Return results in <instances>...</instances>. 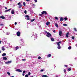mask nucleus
Wrapping results in <instances>:
<instances>
[{
    "label": "nucleus",
    "instance_id": "obj_1",
    "mask_svg": "<svg viewBox=\"0 0 77 77\" xmlns=\"http://www.w3.org/2000/svg\"><path fill=\"white\" fill-rule=\"evenodd\" d=\"M45 32L46 33H47V35H46V36H47V37H48V38H51V34L49 32H47L46 31H45Z\"/></svg>",
    "mask_w": 77,
    "mask_h": 77
},
{
    "label": "nucleus",
    "instance_id": "obj_2",
    "mask_svg": "<svg viewBox=\"0 0 77 77\" xmlns=\"http://www.w3.org/2000/svg\"><path fill=\"white\" fill-rule=\"evenodd\" d=\"M33 34L32 35V36H34V38H37V37H38V36H37V35H36V33H34V32H33Z\"/></svg>",
    "mask_w": 77,
    "mask_h": 77
},
{
    "label": "nucleus",
    "instance_id": "obj_3",
    "mask_svg": "<svg viewBox=\"0 0 77 77\" xmlns=\"http://www.w3.org/2000/svg\"><path fill=\"white\" fill-rule=\"evenodd\" d=\"M17 36H20V32L18 31L17 33Z\"/></svg>",
    "mask_w": 77,
    "mask_h": 77
},
{
    "label": "nucleus",
    "instance_id": "obj_4",
    "mask_svg": "<svg viewBox=\"0 0 77 77\" xmlns=\"http://www.w3.org/2000/svg\"><path fill=\"white\" fill-rule=\"evenodd\" d=\"M11 62H12V61H9L5 62V64H8L11 63Z\"/></svg>",
    "mask_w": 77,
    "mask_h": 77
},
{
    "label": "nucleus",
    "instance_id": "obj_5",
    "mask_svg": "<svg viewBox=\"0 0 77 77\" xmlns=\"http://www.w3.org/2000/svg\"><path fill=\"white\" fill-rule=\"evenodd\" d=\"M16 71H17V72H21L23 71V70H21L20 69H17L16 70Z\"/></svg>",
    "mask_w": 77,
    "mask_h": 77
},
{
    "label": "nucleus",
    "instance_id": "obj_6",
    "mask_svg": "<svg viewBox=\"0 0 77 77\" xmlns=\"http://www.w3.org/2000/svg\"><path fill=\"white\" fill-rule=\"evenodd\" d=\"M62 33V31H60L59 32V35L60 36H61Z\"/></svg>",
    "mask_w": 77,
    "mask_h": 77
},
{
    "label": "nucleus",
    "instance_id": "obj_7",
    "mask_svg": "<svg viewBox=\"0 0 77 77\" xmlns=\"http://www.w3.org/2000/svg\"><path fill=\"white\" fill-rule=\"evenodd\" d=\"M42 14H45L46 15V14H47V12H46V11H44L42 12Z\"/></svg>",
    "mask_w": 77,
    "mask_h": 77
},
{
    "label": "nucleus",
    "instance_id": "obj_8",
    "mask_svg": "<svg viewBox=\"0 0 77 77\" xmlns=\"http://www.w3.org/2000/svg\"><path fill=\"white\" fill-rule=\"evenodd\" d=\"M60 43H61V42L60 41L59 42H57V45L58 46H60Z\"/></svg>",
    "mask_w": 77,
    "mask_h": 77
},
{
    "label": "nucleus",
    "instance_id": "obj_9",
    "mask_svg": "<svg viewBox=\"0 0 77 77\" xmlns=\"http://www.w3.org/2000/svg\"><path fill=\"white\" fill-rule=\"evenodd\" d=\"M11 14H14L15 13V11H14V10H12L11 11Z\"/></svg>",
    "mask_w": 77,
    "mask_h": 77
},
{
    "label": "nucleus",
    "instance_id": "obj_10",
    "mask_svg": "<svg viewBox=\"0 0 77 77\" xmlns=\"http://www.w3.org/2000/svg\"><path fill=\"white\" fill-rule=\"evenodd\" d=\"M0 18H2V19H5V18H6L5 17L2 16H0Z\"/></svg>",
    "mask_w": 77,
    "mask_h": 77
},
{
    "label": "nucleus",
    "instance_id": "obj_11",
    "mask_svg": "<svg viewBox=\"0 0 77 77\" xmlns=\"http://www.w3.org/2000/svg\"><path fill=\"white\" fill-rule=\"evenodd\" d=\"M51 56V55L50 54H49L48 55H47V57H50Z\"/></svg>",
    "mask_w": 77,
    "mask_h": 77
},
{
    "label": "nucleus",
    "instance_id": "obj_12",
    "mask_svg": "<svg viewBox=\"0 0 77 77\" xmlns=\"http://www.w3.org/2000/svg\"><path fill=\"white\" fill-rule=\"evenodd\" d=\"M19 48V47L18 46H17L16 47H15V49H14V50H18Z\"/></svg>",
    "mask_w": 77,
    "mask_h": 77
},
{
    "label": "nucleus",
    "instance_id": "obj_13",
    "mask_svg": "<svg viewBox=\"0 0 77 77\" xmlns=\"http://www.w3.org/2000/svg\"><path fill=\"white\" fill-rule=\"evenodd\" d=\"M3 60H7V58L5 57H3Z\"/></svg>",
    "mask_w": 77,
    "mask_h": 77
},
{
    "label": "nucleus",
    "instance_id": "obj_14",
    "mask_svg": "<svg viewBox=\"0 0 77 77\" xmlns=\"http://www.w3.org/2000/svg\"><path fill=\"white\" fill-rule=\"evenodd\" d=\"M11 9H9L8 10H5V12H8V11H11Z\"/></svg>",
    "mask_w": 77,
    "mask_h": 77
},
{
    "label": "nucleus",
    "instance_id": "obj_15",
    "mask_svg": "<svg viewBox=\"0 0 77 77\" xmlns=\"http://www.w3.org/2000/svg\"><path fill=\"white\" fill-rule=\"evenodd\" d=\"M50 23V22H48L46 23V24L47 25V26H48L49 25V24Z\"/></svg>",
    "mask_w": 77,
    "mask_h": 77
},
{
    "label": "nucleus",
    "instance_id": "obj_16",
    "mask_svg": "<svg viewBox=\"0 0 77 77\" xmlns=\"http://www.w3.org/2000/svg\"><path fill=\"white\" fill-rule=\"evenodd\" d=\"M63 20V18L61 17L60 20V21H62Z\"/></svg>",
    "mask_w": 77,
    "mask_h": 77
},
{
    "label": "nucleus",
    "instance_id": "obj_17",
    "mask_svg": "<svg viewBox=\"0 0 77 77\" xmlns=\"http://www.w3.org/2000/svg\"><path fill=\"white\" fill-rule=\"evenodd\" d=\"M69 34V32H67V33L66 34V37L67 38H68V35Z\"/></svg>",
    "mask_w": 77,
    "mask_h": 77
},
{
    "label": "nucleus",
    "instance_id": "obj_18",
    "mask_svg": "<svg viewBox=\"0 0 77 77\" xmlns=\"http://www.w3.org/2000/svg\"><path fill=\"white\" fill-rule=\"evenodd\" d=\"M2 56H5L6 55V53H4L2 54Z\"/></svg>",
    "mask_w": 77,
    "mask_h": 77
},
{
    "label": "nucleus",
    "instance_id": "obj_19",
    "mask_svg": "<svg viewBox=\"0 0 77 77\" xmlns=\"http://www.w3.org/2000/svg\"><path fill=\"white\" fill-rule=\"evenodd\" d=\"M55 25L56 27H59V26L57 25V24L55 23Z\"/></svg>",
    "mask_w": 77,
    "mask_h": 77
},
{
    "label": "nucleus",
    "instance_id": "obj_20",
    "mask_svg": "<svg viewBox=\"0 0 77 77\" xmlns=\"http://www.w3.org/2000/svg\"><path fill=\"white\" fill-rule=\"evenodd\" d=\"M42 77H48V76L46 75H42Z\"/></svg>",
    "mask_w": 77,
    "mask_h": 77
},
{
    "label": "nucleus",
    "instance_id": "obj_21",
    "mask_svg": "<svg viewBox=\"0 0 77 77\" xmlns=\"http://www.w3.org/2000/svg\"><path fill=\"white\" fill-rule=\"evenodd\" d=\"M51 40L52 41H54V39L53 38H51Z\"/></svg>",
    "mask_w": 77,
    "mask_h": 77
},
{
    "label": "nucleus",
    "instance_id": "obj_22",
    "mask_svg": "<svg viewBox=\"0 0 77 77\" xmlns=\"http://www.w3.org/2000/svg\"><path fill=\"white\" fill-rule=\"evenodd\" d=\"M68 49L69 50H71V46H69V47H68Z\"/></svg>",
    "mask_w": 77,
    "mask_h": 77
},
{
    "label": "nucleus",
    "instance_id": "obj_23",
    "mask_svg": "<svg viewBox=\"0 0 77 77\" xmlns=\"http://www.w3.org/2000/svg\"><path fill=\"white\" fill-rule=\"evenodd\" d=\"M0 26H4V25L3 24V23H1L0 24Z\"/></svg>",
    "mask_w": 77,
    "mask_h": 77
},
{
    "label": "nucleus",
    "instance_id": "obj_24",
    "mask_svg": "<svg viewBox=\"0 0 77 77\" xmlns=\"http://www.w3.org/2000/svg\"><path fill=\"white\" fill-rule=\"evenodd\" d=\"M2 50H3V51H5V49L3 47H2Z\"/></svg>",
    "mask_w": 77,
    "mask_h": 77
},
{
    "label": "nucleus",
    "instance_id": "obj_25",
    "mask_svg": "<svg viewBox=\"0 0 77 77\" xmlns=\"http://www.w3.org/2000/svg\"><path fill=\"white\" fill-rule=\"evenodd\" d=\"M21 7H22V5H20L19 6V8H21Z\"/></svg>",
    "mask_w": 77,
    "mask_h": 77
},
{
    "label": "nucleus",
    "instance_id": "obj_26",
    "mask_svg": "<svg viewBox=\"0 0 77 77\" xmlns=\"http://www.w3.org/2000/svg\"><path fill=\"white\" fill-rule=\"evenodd\" d=\"M63 25L64 26H68V25H67L66 24H63Z\"/></svg>",
    "mask_w": 77,
    "mask_h": 77
},
{
    "label": "nucleus",
    "instance_id": "obj_27",
    "mask_svg": "<svg viewBox=\"0 0 77 77\" xmlns=\"http://www.w3.org/2000/svg\"><path fill=\"white\" fill-rule=\"evenodd\" d=\"M35 20V19H33L32 20H31V22H33V21H34V20Z\"/></svg>",
    "mask_w": 77,
    "mask_h": 77
},
{
    "label": "nucleus",
    "instance_id": "obj_28",
    "mask_svg": "<svg viewBox=\"0 0 77 77\" xmlns=\"http://www.w3.org/2000/svg\"><path fill=\"white\" fill-rule=\"evenodd\" d=\"M68 71H71V68H69V69H68Z\"/></svg>",
    "mask_w": 77,
    "mask_h": 77
},
{
    "label": "nucleus",
    "instance_id": "obj_29",
    "mask_svg": "<svg viewBox=\"0 0 77 77\" xmlns=\"http://www.w3.org/2000/svg\"><path fill=\"white\" fill-rule=\"evenodd\" d=\"M10 34V32H7L6 35H9Z\"/></svg>",
    "mask_w": 77,
    "mask_h": 77
},
{
    "label": "nucleus",
    "instance_id": "obj_30",
    "mask_svg": "<svg viewBox=\"0 0 77 77\" xmlns=\"http://www.w3.org/2000/svg\"><path fill=\"white\" fill-rule=\"evenodd\" d=\"M57 48L58 49H60V46H58Z\"/></svg>",
    "mask_w": 77,
    "mask_h": 77
},
{
    "label": "nucleus",
    "instance_id": "obj_31",
    "mask_svg": "<svg viewBox=\"0 0 77 77\" xmlns=\"http://www.w3.org/2000/svg\"><path fill=\"white\" fill-rule=\"evenodd\" d=\"M68 18H67V17H65L64 18V20H65V21H66V20H67Z\"/></svg>",
    "mask_w": 77,
    "mask_h": 77
},
{
    "label": "nucleus",
    "instance_id": "obj_32",
    "mask_svg": "<svg viewBox=\"0 0 77 77\" xmlns=\"http://www.w3.org/2000/svg\"><path fill=\"white\" fill-rule=\"evenodd\" d=\"M23 5H24V6H26V3L25 2H23Z\"/></svg>",
    "mask_w": 77,
    "mask_h": 77
},
{
    "label": "nucleus",
    "instance_id": "obj_33",
    "mask_svg": "<svg viewBox=\"0 0 77 77\" xmlns=\"http://www.w3.org/2000/svg\"><path fill=\"white\" fill-rule=\"evenodd\" d=\"M74 29L75 31V32H77V29H76V28H74Z\"/></svg>",
    "mask_w": 77,
    "mask_h": 77
},
{
    "label": "nucleus",
    "instance_id": "obj_34",
    "mask_svg": "<svg viewBox=\"0 0 77 77\" xmlns=\"http://www.w3.org/2000/svg\"><path fill=\"white\" fill-rule=\"evenodd\" d=\"M24 13L25 14H27V11H26V10H25Z\"/></svg>",
    "mask_w": 77,
    "mask_h": 77
},
{
    "label": "nucleus",
    "instance_id": "obj_35",
    "mask_svg": "<svg viewBox=\"0 0 77 77\" xmlns=\"http://www.w3.org/2000/svg\"><path fill=\"white\" fill-rule=\"evenodd\" d=\"M25 17H27V18H28V17H29V16H28V15H26L25 16Z\"/></svg>",
    "mask_w": 77,
    "mask_h": 77
},
{
    "label": "nucleus",
    "instance_id": "obj_36",
    "mask_svg": "<svg viewBox=\"0 0 77 77\" xmlns=\"http://www.w3.org/2000/svg\"><path fill=\"white\" fill-rule=\"evenodd\" d=\"M7 74L9 75H10V73L9 72H7Z\"/></svg>",
    "mask_w": 77,
    "mask_h": 77
},
{
    "label": "nucleus",
    "instance_id": "obj_37",
    "mask_svg": "<svg viewBox=\"0 0 77 77\" xmlns=\"http://www.w3.org/2000/svg\"><path fill=\"white\" fill-rule=\"evenodd\" d=\"M25 77H29V75L28 74H26V75H25Z\"/></svg>",
    "mask_w": 77,
    "mask_h": 77
},
{
    "label": "nucleus",
    "instance_id": "obj_38",
    "mask_svg": "<svg viewBox=\"0 0 77 77\" xmlns=\"http://www.w3.org/2000/svg\"><path fill=\"white\" fill-rule=\"evenodd\" d=\"M22 60H23V61H26V60L25 59H22Z\"/></svg>",
    "mask_w": 77,
    "mask_h": 77
},
{
    "label": "nucleus",
    "instance_id": "obj_39",
    "mask_svg": "<svg viewBox=\"0 0 77 77\" xmlns=\"http://www.w3.org/2000/svg\"><path fill=\"white\" fill-rule=\"evenodd\" d=\"M55 18L56 19V20H58V18H57V17H55Z\"/></svg>",
    "mask_w": 77,
    "mask_h": 77
},
{
    "label": "nucleus",
    "instance_id": "obj_40",
    "mask_svg": "<svg viewBox=\"0 0 77 77\" xmlns=\"http://www.w3.org/2000/svg\"><path fill=\"white\" fill-rule=\"evenodd\" d=\"M41 57H38V59H41Z\"/></svg>",
    "mask_w": 77,
    "mask_h": 77
},
{
    "label": "nucleus",
    "instance_id": "obj_41",
    "mask_svg": "<svg viewBox=\"0 0 77 77\" xmlns=\"http://www.w3.org/2000/svg\"><path fill=\"white\" fill-rule=\"evenodd\" d=\"M44 71V69H41V72H42V71Z\"/></svg>",
    "mask_w": 77,
    "mask_h": 77
},
{
    "label": "nucleus",
    "instance_id": "obj_42",
    "mask_svg": "<svg viewBox=\"0 0 77 77\" xmlns=\"http://www.w3.org/2000/svg\"><path fill=\"white\" fill-rule=\"evenodd\" d=\"M28 75H30V74H31L30 72H28Z\"/></svg>",
    "mask_w": 77,
    "mask_h": 77
},
{
    "label": "nucleus",
    "instance_id": "obj_43",
    "mask_svg": "<svg viewBox=\"0 0 77 77\" xmlns=\"http://www.w3.org/2000/svg\"><path fill=\"white\" fill-rule=\"evenodd\" d=\"M20 4H21V3L20 2H19L17 4L18 5H20Z\"/></svg>",
    "mask_w": 77,
    "mask_h": 77
},
{
    "label": "nucleus",
    "instance_id": "obj_44",
    "mask_svg": "<svg viewBox=\"0 0 77 77\" xmlns=\"http://www.w3.org/2000/svg\"><path fill=\"white\" fill-rule=\"evenodd\" d=\"M27 20H30V18H29V17H27Z\"/></svg>",
    "mask_w": 77,
    "mask_h": 77
},
{
    "label": "nucleus",
    "instance_id": "obj_45",
    "mask_svg": "<svg viewBox=\"0 0 77 77\" xmlns=\"http://www.w3.org/2000/svg\"><path fill=\"white\" fill-rule=\"evenodd\" d=\"M34 2H35L36 3H37V2H38L37 0H34Z\"/></svg>",
    "mask_w": 77,
    "mask_h": 77
},
{
    "label": "nucleus",
    "instance_id": "obj_46",
    "mask_svg": "<svg viewBox=\"0 0 77 77\" xmlns=\"http://www.w3.org/2000/svg\"><path fill=\"white\" fill-rule=\"evenodd\" d=\"M55 77H59V76L58 75H56Z\"/></svg>",
    "mask_w": 77,
    "mask_h": 77
},
{
    "label": "nucleus",
    "instance_id": "obj_47",
    "mask_svg": "<svg viewBox=\"0 0 77 77\" xmlns=\"http://www.w3.org/2000/svg\"><path fill=\"white\" fill-rule=\"evenodd\" d=\"M72 39H74V37L73 36L72 37Z\"/></svg>",
    "mask_w": 77,
    "mask_h": 77
},
{
    "label": "nucleus",
    "instance_id": "obj_48",
    "mask_svg": "<svg viewBox=\"0 0 77 77\" xmlns=\"http://www.w3.org/2000/svg\"><path fill=\"white\" fill-rule=\"evenodd\" d=\"M64 72H66V70L65 69H64Z\"/></svg>",
    "mask_w": 77,
    "mask_h": 77
},
{
    "label": "nucleus",
    "instance_id": "obj_49",
    "mask_svg": "<svg viewBox=\"0 0 77 77\" xmlns=\"http://www.w3.org/2000/svg\"><path fill=\"white\" fill-rule=\"evenodd\" d=\"M17 22H15L14 24H15V25H17Z\"/></svg>",
    "mask_w": 77,
    "mask_h": 77
},
{
    "label": "nucleus",
    "instance_id": "obj_50",
    "mask_svg": "<svg viewBox=\"0 0 77 77\" xmlns=\"http://www.w3.org/2000/svg\"><path fill=\"white\" fill-rule=\"evenodd\" d=\"M54 33H55L56 32V31L55 30H54L53 31Z\"/></svg>",
    "mask_w": 77,
    "mask_h": 77
},
{
    "label": "nucleus",
    "instance_id": "obj_51",
    "mask_svg": "<svg viewBox=\"0 0 77 77\" xmlns=\"http://www.w3.org/2000/svg\"><path fill=\"white\" fill-rule=\"evenodd\" d=\"M25 72H26V71H25V70L23 71V73H24Z\"/></svg>",
    "mask_w": 77,
    "mask_h": 77
},
{
    "label": "nucleus",
    "instance_id": "obj_52",
    "mask_svg": "<svg viewBox=\"0 0 77 77\" xmlns=\"http://www.w3.org/2000/svg\"><path fill=\"white\" fill-rule=\"evenodd\" d=\"M39 15H40V16H42V14H39Z\"/></svg>",
    "mask_w": 77,
    "mask_h": 77
},
{
    "label": "nucleus",
    "instance_id": "obj_53",
    "mask_svg": "<svg viewBox=\"0 0 77 77\" xmlns=\"http://www.w3.org/2000/svg\"><path fill=\"white\" fill-rule=\"evenodd\" d=\"M22 75H23V76H24V74L23 73Z\"/></svg>",
    "mask_w": 77,
    "mask_h": 77
},
{
    "label": "nucleus",
    "instance_id": "obj_54",
    "mask_svg": "<svg viewBox=\"0 0 77 77\" xmlns=\"http://www.w3.org/2000/svg\"><path fill=\"white\" fill-rule=\"evenodd\" d=\"M30 0H26V2H28V1H30Z\"/></svg>",
    "mask_w": 77,
    "mask_h": 77
},
{
    "label": "nucleus",
    "instance_id": "obj_55",
    "mask_svg": "<svg viewBox=\"0 0 77 77\" xmlns=\"http://www.w3.org/2000/svg\"><path fill=\"white\" fill-rule=\"evenodd\" d=\"M5 9H7V8L6 7H5Z\"/></svg>",
    "mask_w": 77,
    "mask_h": 77
},
{
    "label": "nucleus",
    "instance_id": "obj_56",
    "mask_svg": "<svg viewBox=\"0 0 77 77\" xmlns=\"http://www.w3.org/2000/svg\"><path fill=\"white\" fill-rule=\"evenodd\" d=\"M17 14H18V11L17 12Z\"/></svg>",
    "mask_w": 77,
    "mask_h": 77
},
{
    "label": "nucleus",
    "instance_id": "obj_57",
    "mask_svg": "<svg viewBox=\"0 0 77 77\" xmlns=\"http://www.w3.org/2000/svg\"><path fill=\"white\" fill-rule=\"evenodd\" d=\"M22 45H24V44L23 43V44Z\"/></svg>",
    "mask_w": 77,
    "mask_h": 77
},
{
    "label": "nucleus",
    "instance_id": "obj_58",
    "mask_svg": "<svg viewBox=\"0 0 77 77\" xmlns=\"http://www.w3.org/2000/svg\"><path fill=\"white\" fill-rule=\"evenodd\" d=\"M7 48H9V47H7Z\"/></svg>",
    "mask_w": 77,
    "mask_h": 77
},
{
    "label": "nucleus",
    "instance_id": "obj_59",
    "mask_svg": "<svg viewBox=\"0 0 77 77\" xmlns=\"http://www.w3.org/2000/svg\"><path fill=\"white\" fill-rule=\"evenodd\" d=\"M65 66H66V67L67 66L66 65H64Z\"/></svg>",
    "mask_w": 77,
    "mask_h": 77
},
{
    "label": "nucleus",
    "instance_id": "obj_60",
    "mask_svg": "<svg viewBox=\"0 0 77 77\" xmlns=\"http://www.w3.org/2000/svg\"><path fill=\"white\" fill-rule=\"evenodd\" d=\"M75 45L76 46H77V44L76 45Z\"/></svg>",
    "mask_w": 77,
    "mask_h": 77
},
{
    "label": "nucleus",
    "instance_id": "obj_61",
    "mask_svg": "<svg viewBox=\"0 0 77 77\" xmlns=\"http://www.w3.org/2000/svg\"><path fill=\"white\" fill-rule=\"evenodd\" d=\"M12 47V46H10V47Z\"/></svg>",
    "mask_w": 77,
    "mask_h": 77
},
{
    "label": "nucleus",
    "instance_id": "obj_62",
    "mask_svg": "<svg viewBox=\"0 0 77 77\" xmlns=\"http://www.w3.org/2000/svg\"><path fill=\"white\" fill-rule=\"evenodd\" d=\"M11 77H14V76H12Z\"/></svg>",
    "mask_w": 77,
    "mask_h": 77
},
{
    "label": "nucleus",
    "instance_id": "obj_63",
    "mask_svg": "<svg viewBox=\"0 0 77 77\" xmlns=\"http://www.w3.org/2000/svg\"><path fill=\"white\" fill-rule=\"evenodd\" d=\"M0 44H1V41H0Z\"/></svg>",
    "mask_w": 77,
    "mask_h": 77
},
{
    "label": "nucleus",
    "instance_id": "obj_64",
    "mask_svg": "<svg viewBox=\"0 0 77 77\" xmlns=\"http://www.w3.org/2000/svg\"><path fill=\"white\" fill-rule=\"evenodd\" d=\"M1 53V51H0V53Z\"/></svg>",
    "mask_w": 77,
    "mask_h": 77
}]
</instances>
